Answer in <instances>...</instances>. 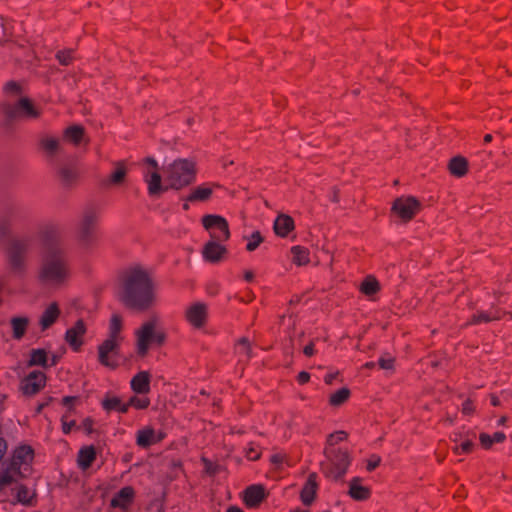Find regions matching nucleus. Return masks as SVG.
<instances>
[{
  "label": "nucleus",
  "mask_w": 512,
  "mask_h": 512,
  "mask_svg": "<svg viewBox=\"0 0 512 512\" xmlns=\"http://www.w3.org/2000/svg\"><path fill=\"white\" fill-rule=\"evenodd\" d=\"M162 175L157 162L152 158L144 161L143 177L148 193L159 195L168 189L181 190L191 184L196 177V163L192 159H176L163 167Z\"/></svg>",
  "instance_id": "1"
},
{
  "label": "nucleus",
  "mask_w": 512,
  "mask_h": 512,
  "mask_svg": "<svg viewBox=\"0 0 512 512\" xmlns=\"http://www.w3.org/2000/svg\"><path fill=\"white\" fill-rule=\"evenodd\" d=\"M119 300L129 308L147 310L158 302L157 285L150 271L140 265L128 268L118 289Z\"/></svg>",
  "instance_id": "2"
},
{
  "label": "nucleus",
  "mask_w": 512,
  "mask_h": 512,
  "mask_svg": "<svg viewBox=\"0 0 512 512\" xmlns=\"http://www.w3.org/2000/svg\"><path fill=\"white\" fill-rule=\"evenodd\" d=\"M69 277L68 262L61 248L47 250L38 271V281L45 287L58 288L66 283Z\"/></svg>",
  "instance_id": "3"
},
{
  "label": "nucleus",
  "mask_w": 512,
  "mask_h": 512,
  "mask_svg": "<svg viewBox=\"0 0 512 512\" xmlns=\"http://www.w3.org/2000/svg\"><path fill=\"white\" fill-rule=\"evenodd\" d=\"M136 355L144 358L153 345L161 346L166 340V333L161 328V319L153 314L143 321L133 332Z\"/></svg>",
  "instance_id": "4"
},
{
  "label": "nucleus",
  "mask_w": 512,
  "mask_h": 512,
  "mask_svg": "<svg viewBox=\"0 0 512 512\" xmlns=\"http://www.w3.org/2000/svg\"><path fill=\"white\" fill-rule=\"evenodd\" d=\"M325 461L321 463L323 474L333 480L341 479L347 472L351 457L347 450L324 448Z\"/></svg>",
  "instance_id": "5"
},
{
  "label": "nucleus",
  "mask_w": 512,
  "mask_h": 512,
  "mask_svg": "<svg viewBox=\"0 0 512 512\" xmlns=\"http://www.w3.org/2000/svg\"><path fill=\"white\" fill-rule=\"evenodd\" d=\"M201 222L211 239L227 241L230 238L229 225L224 217L207 214L202 217Z\"/></svg>",
  "instance_id": "6"
},
{
  "label": "nucleus",
  "mask_w": 512,
  "mask_h": 512,
  "mask_svg": "<svg viewBox=\"0 0 512 512\" xmlns=\"http://www.w3.org/2000/svg\"><path fill=\"white\" fill-rule=\"evenodd\" d=\"M420 202L412 196L397 198L392 205V212L404 221L411 220L420 211Z\"/></svg>",
  "instance_id": "7"
},
{
  "label": "nucleus",
  "mask_w": 512,
  "mask_h": 512,
  "mask_svg": "<svg viewBox=\"0 0 512 512\" xmlns=\"http://www.w3.org/2000/svg\"><path fill=\"white\" fill-rule=\"evenodd\" d=\"M185 320L194 329H202L208 320V305L203 302L189 304L184 311Z\"/></svg>",
  "instance_id": "8"
},
{
  "label": "nucleus",
  "mask_w": 512,
  "mask_h": 512,
  "mask_svg": "<svg viewBox=\"0 0 512 512\" xmlns=\"http://www.w3.org/2000/svg\"><path fill=\"white\" fill-rule=\"evenodd\" d=\"M2 110L4 114L10 118H36L39 115V112L34 107V105L31 103V101L27 98H22L19 100V102L12 106L9 104H4L2 106Z\"/></svg>",
  "instance_id": "9"
},
{
  "label": "nucleus",
  "mask_w": 512,
  "mask_h": 512,
  "mask_svg": "<svg viewBox=\"0 0 512 512\" xmlns=\"http://www.w3.org/2000/svg\"><path fill=\"white\" fill-rule=\"evenodd\" d=\"M33 459V451L28 446H22L15 450L12 461L7 463L9 467H13L15 477L25 476L29 471L30 463Z\"/></svg>",
  "instance_id": "10"
},
{
  "label": "nucleus",
  "mask_w": 512,
  "mask_h": 512,
  "mask_svg": "<svg viewBox=\"0 0 512 512\" xmlns=\"http://www.w3.org/2000/svg\"><path fill=\"white\" fill-rule=\"evenodd\" d=\"M46 384V375L41 371H32L25 376L20 385L23 394L31 396L38 393Z\"/></svg>",
  "instance_id": "11"
},
{
  "label": "nucleus",
  "mask_w": 512,
  "mask_h": 512,
  "mask_svg": "<svg viewBox=\"0 0 512 512\" xmlns=\"http://www.w3.org/2000/svg\"><path fill=\"white\" fill-rule=\"evenodd\" d=\"M223 240L211 239L203 246L202 257L209 263L220 262L227 253V249L222 245Z\"/></svg>",
  "instance_id": "12"
},
{
  "label": "nucleus",
  "mask_w": 512,
  "mask_h": 512,
  "mask_svg": "<svg viewBox=\"0 0 512 512\" xmlns=\"http://www.w3.org/2000/svg\"><path fill=\"white\" fill-rule=\"evenodd\" d=\"M86 330L87 327L82 320H78L72 327L67 329L65 340L73 350L77 351L82 346Z\"/></svg>",
  "instance_id": "13"
},
{
  "label": "nucleus",
  "mask_w": 512,
  "mask_h": 512,
  "mask_svg": "<svg viewBox=\"0 0 512 512\" xmlns=\"http://www.w3.org/2000/svg\"><path fill=\"white\" fill-rule=\"evenodd\" d=\"M122 341L106 338L101 345L98 347V359L101 364L109 367H113V363L110 360V354H116L119 350Z\"/></svg>",
  "instance_id": "14"
},
{
  "label": "nucleus",
  "mask_w": 512,
  "mask_h": 512,
  "mask_svg": "<svg viewBox=\"0 0 512 512\" xmlns=\"http://www.w3.org/2000/svg\"><path fill=\"white\" fill-rule=\"evenodd\" d=\"M128 167L123 161L116 162L107 177L108 186H120L126 181Z\"/></svg>",
  "instance_id": "15"
},
{
  "label": "nucleus",
  "mask_w": 512,
  "mask_h": 512,
  "mask_svg": "<svg viewBox=\"0 0 512 512\" xmlns=\"http://www.w3.org/2000/svg\"><path fill=\"white\" fill-rule=\"evenodd\" d=\"M349 496L356 501H364L370 497V489L367 486L362 485L360 478L355 477L349 481Z\"/></svg>",
  "instance_id": "16"
},
{
  "label": "nucleus",
  "mask_w": 512,
  "mask_h": 512,
  "mask_svg": "<svg viewBox=\"0 0 512 512\" xmlns=\"http://www.w3.org/2000/svg\"><path fill=\"white\" fill-rule=\"evenodd\" d=\"M151 376L147 371L138 372L130 381V386L136 394H147L150 391Z\"/></svg>",
  "instance_id": "17"
},
{
  "label": "nucleus",
  "mask_w": 512,
  "mask_h": 512,
  "mask_svg": "<svg viewBox=\"0 0 512 512\" xmlns=\"http://www.w3.org/2000/svg\"><path fill=\"white\" fill-rule=\"evenodd\" d=\"M316 474L312 473L308 476V479L301 490L300 498L304 505H310L316 496L318 484L316 481Z\"/></svg>",
  "instance_id": "18"
},
{
  "label": "nucleus",
  "mask_w": 512,
  "mask_h": 512,
  "mask_svg": "<svg viewBox=\"0 0 512 512\" xmlns=\"http://www.w3.org/2000/svg\"><path fill=\"white\" fill-rule=\"evenodd\" d=\"M97 223V215L94 212H86L80 223V237L83 241H90L95 224Z\"/></svg>",
  "instance_id": "19"
},
{
  "label": "nucleus",
  "mask_w": 512,
  "mask_h": 512,
  "mask_svg": "<svg viewBox=\"0 0 512 512\" xmlns=\"http://www.w3.org/2000/svg\"><path fill=\"white\" fill-rule=\"evenodd\" d=\"M217 185L214 184H202L191 190L190 194L187 196V201L190 202H204L210 199L212 196L214 188Z\"/></svg>",
  "instance_id": "20"
},
{
  "label": "nucleus",
  "mask_w": 512,
  "mask_h": 512,
  "mask_svg": "<svg viewBox=\"0 0 512 512\" xmlns=\"http://www.w3.org/2000/svg\"><path fill=\"white\" fill-rule=\"evenodd\" d=\"M162 437L163 436L160 432H156L154 429L146 427L138 431L136 442L141 447H148L159 442Z\"/></svg>",
  "instance_id": "21"
},
{
  "label": "nucleus",
  "mask_w": 512,
  "mask_h": 512,
  "mask_svg": "<svg viewBox=\"0 0 512 512\" xmlns=\"http://www.w3.org/2000/svg\"><path fill=\"white\" fill-rule=\"evenodd\" d=\"M134 497V490L131 487L122 488L111 500L113 508L125 510L132 503Z\"/></svg>",
  "instance_id": "22"
},
{
  "label": "nucleus",
  "mask_w": 512,
  "mask_h": 512,
  "mask_svg": "<svg viewBox=\"0 0 512 512\" xmlns=\"http://www.w3.org/2000/svg\"><path fill=\"white\" fill-rule=\"evenodd\" d=\"M265 498V490L260 485H253L244 492V502L249 507L258 506Z\"/></svg>",
  "instance_id": "23"
},
{
  "label": "nucleus",
  "mask_w": 512,
  "mask_h": 512,
  "mask_svg": "<svg viewBox=\"0 0 512 512\" xmlns=\"http://www.w3.org/2000/svg\"><path fill=\"white\" fill-rule=\"evenodd\" d=\"M294 229L293 219L286 214H280L274 221V231L280 237H286Z\"/></svg>",
  "instance_id": "24"
},
{
  "label": "nucleus",
  "mask_w": 512,
  "mask_h": 512,
  "mask_svg": "<svg viewBox=\"0 0 512 512\" xmlns=\"http://www.w3.org/2000/svg\"><path fill=\"white\" fill-rule=\"evenodd\" d=\"M60 310L56 303H51L42 313L40 325L43 330L49 328L59 317Z\"/></svg>",
  "instance_id": "25"
},
{
  "label": "nucleus",
  "mask_w": 512,
  "mask_h": 512,
  "mask_svg": "<svg viewBox=\"0 0 512 512\" xmlns=\"http://www.w3.org/2000/svg\"><path fill=\"white\" fill-rule=\"evenodd\" d=\"M9 264L14 270H22L25 265L24 250L19 246H14L9 252Z\"/></svg>",
  "instance_id": "26"
},
{
  "label": "nucleus",
  "mask_w": 512,
  "mask_h": 512,
  "mask_svg": "<svg viewBox=\"0 0 512 512\" xmlns=\"http://www.w3.org/2000/svg\"><path fill=\"white\" fill-rule=\"evenodd\" d=\"M96 452L91 446L84 447L78 454V465L81 469L86 470L95 460Z\"/></svg>",
  "instance_id": "27"
},
{
  "label": "nucleus",
  "mask_w": 512,
  "mask_h": 512,
  "mask_svg": "<svg viewBox=\"0 0 512 512\" xmlns=\"http://www.w3.org/2000/svg\"><path fill=\"white\" fill-rule=\"evenodd\" d=\"M121 330H122V318L118 314H113L110 319V322H109L107 338H112V339L122 341L123 337L121 335Z\"/></svg>",
  "instance_id": "28"
},
{
  "label": "nucleus",
  "mask_w": 512,
  "mask_h": 512,
  "mask_svg": "<svg viewBox=\"0 0 512 512\" xmlns=\"http://www.w3.org/2000/svg\"><path fill=\"white\" fill-rule=\"evenodd\" d=\"M16 480L13 467H9L7 463H0V490Z\"/></svg>",
  "instance_id": "29"
},
{
  "label": "nucleus",
  "mask_w": 512,
  "mask_h": 512,
  "mask_svg": "<svg viewBox=\"0 0 512 512\" xmlns=\"http://www.w3.org/2000/svg\"><path fill=\"white\" fill-rule=\"evenodd\" d=\"M451 174L456 177H462L467 172V161L463 157H454L449 163Z\"/></svg>",
  "instance_id": "30"
},
{
  "label": "nucleus",
  "mask_w": 512,
  "mask_h": 512,
  "mask_svg": "<svg viewBox=\"0 0 512 512\" xmlns=\"http://www.w3.org/2000/svg\"><path fill=\"white\" fill-rule=\"evenodd\" d=\"M380 289L379 282L372 276H368L360 285V290L366 296H372Z\"/></svg>",
  "instance_id": "31"
},
{
  "label": "nucleus",
  "mask_w": 512,
  "mask_h": 512,
  "mask_svg": "<svg viewBox=\"0 0 512 512\" xmlns=\"http://www.w3.org/2000/svg\"><path fill=\"white\" fill-rule=\"evenodd\" d=\"M506 436L503 432H496L493 436H490L486 433H481L479 436V440L481 445L485 449H489L493 443H501L505 440Z\"/></svg>",
  "instance_id": "32"
},
{
  "label": "nucleus",
  "mask_w": 512,
  "mask_h": 512,
  "mask_svg": "<svg viewBox=\"0 0 512 512\" xmlns=\"http://www.w3.org/2000/svg\"><path fill=\"white\" fill-rule=\"evenodd\" d=\"M292 260L296 265H305L309 262V252L301 246H294L291 248Z\"/></svg>",
  "instance_id": "33"
},
{
  "label": "nucleus",
  "mask_w": 512,
  "mask_h": 512,
  "mask_svg": "<svg viewBox=\"0 0 512 512\" xmlns=\"http://www.w3.org/2000/svg\"><path fill=\"white\" fill-rule=\"evenodd\" d=\"M103 407L106 410H118L119 412L126 413L129 409V404L122 403L117 397H110L103 401Z\"/></svg>",
  "instance_id": "34"
},
{
  "label": "nucleus",
  "mask_w": 512,
  "mask_h": 512,
  "mask_svg": "<svg viewBox=\"0 0 512 512\" xmlns=\"http://www.w3.org/2000/svg\"><path fill=\"white\" fill-rule=\"evenodd\" d=\"M349 397L350 390L346 387H343L330 395L329 403L330 405L337 407L346 402Z\"/></svg>",
  "instance_id": "35"
},
{
  "label": "nucleus",
  "mask_w": 512,
  "mask_h": 512,
  "mask_svg": "<svg viewBox=\"0 0 512 512\" xmlns=\"http://www.w3.org/2000/svg\"><path fill=\"white\" fill-rule=\"evenodd\" d=\"M41 148L48 155L55 154L59 149L58 139L51 136H44L40 141Z\"/></svg>",
  "instance_id": "36"
},
{
  "label": "nucleus",
  "mask_w": 512,
  "mask_h": 512,
  "mask_svg": "<svg viewBox=\"0 0 512 512\" xmlns=\"http://www.w3.org/2000/svg\"><path fill=\"white\" fill-rule=\"evenodd\" d=\"M11 325L13 328V335L15 338L19 339L25 333L26 327L28 325V318L26 317H15L11 320Z\"/></svg>",
  "instance_id": "37"
},
{
  "label": "nucleus",
  "mask_w": 512,
  "mask_h": 512,
  "mask_svg": "<svg viewBox=\"0 0 512 512\" xmlns=\"http://www.w3.org/2000/svg\"><path fill=\"white\" fill-rule=\"evenodd\" d=\"M30 366H47V353L43 349H36L31 352L30 360H29Z\"/></svg>",
  "instance_id": "38"
},
{
  "label": "nucleus",
  "mask_w": 512,
  "mask_h": 512,
  "mask_svg": "<svg viewBox=\"0 0 512 512\" xmlns=\"http://www.w3.org/2000/svg\"><path fill=\"white\" fill-rule=\"evenodd\" d=\"M82 136L83 128L81 126L74 125L65 130V138L74 144L79 143Z\"/></svg>",
  "instance_id": "39"
},
{
  "label": "nucleus",
  "mask_w": 512,
  "mask_h": 512,
  "mask_svg": "<svg viewBox=\"0 0 512 512\" xmlns=\"http://www.w3.org/2000/svg\"><path fill=\"white\" fill-rule=\"evenodd\" d=\"M347 437H348V434L342 430L331 433L327 437L325 447H328L329 449H334L335 445H337L341 441L346 440Z\"/></svg>",
  "instance_id": "40"
},
{
  "label": "nucleus",
  "mask_w": 512,
  "mask_h": 512,
  "mask_svg": "<svg viewBox=\"0 0 512 512\" xmlns=\"http://www.w3.org/2000/svg\"><path fill=\"white\" fill-rule=\"evenodd\" d=\"M16 495H17V499L19 502H21L23 504H28L31 502V500L34 497V491L30 488L20 486L17 489Z\"/></svg>",
  "instance_id": "41"
},
{
  "label": "nucleus",
  "mask_w": 512,
  "mask_h": 512,
  "mask_svg": "<svg viewBox=\"0 0 512 512\" xmlns=\"http://www.w3.org/2000/svg\"><path fill=\"white\" fill-rule=\"evenodd\" d=\"M129 407L136 409H145L150 405V400L146 396H132L128 401Z\"/></svg>",
  "instance_id": "42"
},
{
  "label": "nucleus",
  "mask_w": 512,
  "mask_h": 512,
  "mask_svg": "<svg viewBox=\"0 0 512 512\" xmlns=\"http://www.w3.org/2000/svg\"><path fill=\"white\" fill-rule=\"evenodd\" d=\"M235 351L240 357L248 358L250 356V345L246 338H241L236 346Z\"/></svg>",
  "instance_id": "43"
},
{
  "label": "nucleus",
  "mask_w": 512,
  "mask_h": 512,
  "mask_svg": "<svg viewBox=\"0 0 512 512\" xmlns=\"http://www.w3.org/2000/svg\"><path fill=\"white\" fill-rule=\"evenodd\" d=\"M379 366L381 369L386 371H393L394 370V363L395 359L389 354H384L379 359Z\"/></svg>",
  "instance_id": "44"
},
{
  "label": "nucleus",
  "mask_w": 512,
  "mask_h": 512,
  "mask_svg": "<svg viewBox=\"0 0 512 512\" xmlns=\"http://www.w3.org/2000/svg\"><path fill=\"white\" fill-rule=\"evenodd\" d=\"M56 58L61 65H69L74 59L73 50L67 49L59 51L56 54Z\"/></svg>",
  "instance_id": "45"
},
{
  "label": "nucleus",
  "mask_w": 512,
  "mask_h": 512,
  "mask_svg": "<svg viewBox=\"0 0 512 512\" xmlns=\"http://www.w3.org/2000/svg\"><path fill=\"white\" fill-rule=\"evenodd\" d=\"M261 242H262V237L260 236V234L258 232H255L249 238L246 248L248 251H253L259 246V244Z\"/></svg>",
  "instance_id": "46"
},
{
  "label": "nucleus",
  "mask_w": 512,
  "mask_h": 512,
  "mask_svg": "<svg viewBox=\"0 0 512 512\" xmlns=\"http://www.w3.org/2000/svg\"><path fill=\"white\" fill-rule=\"evenodd\" d=\"M498 318H499V316L496 314L492 315V314H488L486 312H480L474 316L473 322L474 323L488 322V321H491L493 319H498Z\"/></svg>",
  "instance_id": "47"
},
{
  "label": "nucleus",
  "mask_w": 512,
  "mask_h": 512,
  "mask_svg": "<svg viewBox=\"0 0 512 512\" xmlns=\"http://www.w3.org/2000/svg\"><path fill=\"white\" fill-rule=\"evenodd\" d=\"M75 426V421L70 419V417L65 414L62 417V429L64 433H69L71 429Z\"/></svg>",
  "instance_id": "48"
},
{
  "label": "nucleus",
  "mask_w": 512,
  "mask_h": 512,
  "mask_svg": "<svg viewBox=\"0 0 512 512\" xmlns=\"http://www.w3.org/2000/svg\"><path fill=\"white\" fill-rule=\"evenodd\" d=\"M473 443L470 440H465L460 446L454 448L455 453H469L472 450Z\"/></svg>",
  "instance_id": "49"
},
{
  "label": "nucleus",
  "mask_w": 512,
  "mask_h": 512,
  "mask_svg": "<svg viewBox=\"0 0 512 512\" xmlns=\"http://www.w3.org/2000/svg\"><path fill=\"white\" fill-rule=\"evenodd\" d=\"M381 462V458L377 455H372L368 460H367V470L368 471H372L374 470Z\"/></svg>",
  "instance_id": "50"
},
{
  "label": "nucleus",
  "mask_w": 512,
  "mask_h": 512,
  "mask_svg": "<svg viewBox=\"0 0 512 512\" xmlns=\"http://www.w3.org/2000/svg\"><path fill=\"white\" fill-rule=\"evenodd\" d=\"M474 412V406L471 400H466L462 404V413L465 415H471Z\"/></svg>",
  "instance_id": "51"
},
{
  "label": "nucleus",
  "mask_w": 512,
  "mask_h": 512,
  "mask_svg": "<svg viewBox=\"0 0 512 512\" xmlns=\"http://www.w3.org/2000/svg\"><path fill=\"white\" fill-rule=\"evenodd\" d=\"M246 456L250 460H257L260 457V453L254 447H250L246 452Z\"/></svg>",
  "instance_id": "52"
},
{
  "label": "nucleus",
  "mask_w": 512,
  "mask_h": 512,
  "mask_svg": "<svg viewBox=\"0 0 512 512\" xmlns=\"http://www.w3.org/2000/svg\"><path fill=\"white\" fill-rule=\"evenodd\" d=\"M9 232V225L6 221L0 220V237H4Z\"/></svg>",
  "instance_id": "53"
},
{
  "label": "nucleus",
  "mask_w": 512,
  "mask_h": 512,
  "mask_svg": "<svg viewBox=\"0 0 512 512\" xmlns=\"http://www.w3.org/2000/svg\"><path fill=\"white\" fill-rule=\"evenodd\" d=\"M6 92H17L19 89V85L16 82H9L5 85Z\"/></svg>",
  "instance_id": "54"
},
{
  "label": "nucleus",
  "mask_w": 512,
  "mask_h": 512,
  "mask_svg": "<svg viewBox=\"0 0 512 512\" xmlns=\"http://www.w3.org/2000/svg\"><path fill=\"white\" fill-rule=\"evenodd\" d=\"M310 375L309 373L302 371L298 374V381L300 384H305L309 381Z\"/></svg>",
  "instance_id": "55"
},
{
  "label": "nucleus",
  "mask_w": 512,
  "mask_h": 512,
  "mask_svg": "<svg viewBox=\"0 0 512 512\" xmlns=\"http://www.w3.org/2000/svg\"><path fill=\"white\" fill-rule=\"evenodd\" d=\"M303 352L306 356H312L314 354V344L310 343L306 345L303 349Z\"/></svg>",
  "instance_id": "56"
},
{
  "label": "nucleus",
  "mask_w": 512,
  "mask_h": 512,
  "mask_svg": "<svg viewBox=\"0 0 512 512\" xmlns=\"http://www.w3.org/2000/svg\"><path fill=\"white\" fill-rule=\"evenodd\" d=\"M338 375V372H334V373H329L327 374L325 377H324V381L327 383V384H331L333 382V380L337 377Z\"/></svg>",
  "instance_id": "57"
},
{
  "label": "nucleus",
  "mask_w": 512,
  "mask_h": 512,
  "mask_svg": "<svg viewBox=\"0 0 512 512\" xmlns=\"http://www.w3.org/2000/svg\"><path fill=\"white\" fill-rule=\"evenodd\" d=\"M7 446L5 441L0 438V460L2 459L4 453L6 452Z\"/></svg>",
  "instance_id": "58"
},
{
  "label": "nucleus",
  "mask_w": 512,
  "mask_h": 512,
  "mask_svg": "<svg viewBox=\"0 0 512 512\" xmlns=\"http://www.w3.org/2000/svg\"><path fill=\"white\" fill-rule=\"evenodd\" d=\"M244 279L251 282L254 279V273L251 270H246L244 272Z\"/></svg>",
  "instance_id": "59"
},
{
  "label": "nucleus",
  "mask_w": 512,
  "mask_h": 512,
  "mask_svg": "<svg viewBox=\"0 0 512 512\" xmlns=\"http://www.w3.org/2000/svg\"><path fill=\"white\" fill-rule=\"evenodd\" d=\"M85 430L90 433L91 432V421L89 419H86L84 421Z\"/></svg>",
  "instance_id": "60"
},
{
  "label": "nucleus",
  "mask_w": 512,
  "mask_h": 512,
  "mask_svg": "<svg viewBox=\"0 0 512 512\" xmlns=\"http://www.w3.org/2000/svg\"><path fill=\"white\" fill-rule=\"evenodd\" d=\"M491 403H492V405H494V406H498V405H500V400H499V398H498V397H496V396L492 395V396H491Z\"/></svg>",
  "instance_id": "61"
},
{
  "label": "nucleus",
  "mask_w": 512,
  "mask_h": 512,
  "mask_svg": "<svg viewBox=\"0 0 512 512\" xmlns=\"http://www.w3.org/2000/svg\"><path fill=\"white\" fill-rule=\"evenodd\" d=\"M226 512H243V511L238 507L232 506V507L228 508Z\"/></svg>",
  "instance_id": "62"
},
{
  "label": "nucleus",
  "mask_w": 512,
  "mask_h": 512,
  "mask_svg": "<svg viewBox=\"0 0 512 512\" xmlns=\"http://www.w3.org/2000/svg\"><path fill=\"white\" fill-rule=\"evenodd\" d=\"M507 421V418L505 416H502L499 420H498V424L499 425H504Z\"/></svg>",
  "instance_id": "63"
},
{
  "label": "nucleus",
  "mask_w": 512,
  "mask_h": 512,
  "mask_svg": "<svg viewBox=\"0 0 512 512\" xmlns=\"http://www.w3.org/2000/svg\"><path fill=\"white\" fill-rule=\"evenodd\" d=\"M365 368H368V369H372L375 367V363L374 362H368L364 365Z\"/></svg>",
  "instance_id": "64"
}]
</instances>
